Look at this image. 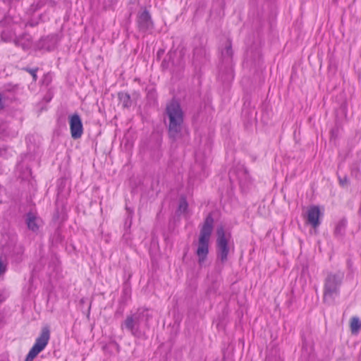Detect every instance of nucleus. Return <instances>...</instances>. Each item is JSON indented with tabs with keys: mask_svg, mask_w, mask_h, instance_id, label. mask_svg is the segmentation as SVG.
<instances>
[{
	"mask_svg": "<svg viewBox=\"0 0 361 361\" xmlns=\"http://www.w3.org/2000/svg\"><path fill=\"white\" fill-rule=\"evenodd\" d=\"M244 172H245V173H247V169H244Z\"/></svg>",
	"mask_w": 361,
	"mask_h": 361,
	"instance_id": "27",
	"label": "nucleus"
},
{
	"mask_svg": "<svg viewBox=\"0 0 361 361\" xmlns=\"http://www.w3.org/2000/svg\"><path fill=\"white\" fill-rule=\"evenodd\" d=\"M214 218L212 214H209L204 219V224L200 229L198 240V247L196 254L198 257L200 265L205 262L209 253V243L214 227Z\"/></svg>",
	"mask_w": 361,
	"mask_h": 361,
	"instance_id": "3",
	"label": "nucleus"
},
{
	"mask_svg": "<svg viewBox=\"0 0 361 361\" xmlns=\"http://www.w3.org/2000/svg\"><path fill=\"white\" fill-rule=\"evenodd\" d=\"M14 44L17 47H22L23 49H25L24 46L20 43V41L19 39H15Z\"/></svg>",
	"mask_w": 361,
	"mask_h": 361,
	"instance_id": "25",
	"label": "nucleus"
},
{
	"mask_svg": "<svg viewBox=\"0 0 361 361\" xmlns=\"http://www.w3.org/2000/svg\"><path fill=\"white\" fill-rule=\"evenodd\" d=\"M4 109V102L2 101L1 94L0 93V110H2Z\"/></svg>",
	"mask_w": 361,
	"mask_h": 361,
	"instance_id": "26",
	"label": "nucleus"
},
{
	"mask_svg": "<svg viewBox=\"0 0 361 361\" xmlns=\"http://www.w3.org/2000/svg\"><path fill=\"white\" fill-rule=\"evenodd\" d=\"M346 220L342 219L338 222L334 230V235L338 238H342L345 235Z\"/></svg>",
	"mask_w": 361,
	"mask_h": 361,
	"instance_id": "15",
	"label": "nucleus"
},
{
	"mask_svg": "<svg viewBox=\"0 0 361 361\" xmlns=\"http://www.w3.org/2000/svg\"><path fill=\"white\" fill-rule=\"evenodd\" d=\"M6 270V266L0 259V275L4 273Z\"/></svg>",
	"mask_w": 361,
	"mask_h": 361,
	"instance_id": "24",
	"label": "nucleus"
},
{
	"mask_svg": "<svg viewBox=\"0 0 361 361\" xmlns=\"http://www.w3.org/2000/svg\"><path fill=\"white\" fill-rule=\"evenodd\" d=\"M169 118V137L175 142L182 137L184 114L178 102L172 100L166 107Z\"/></svg>",
	"mask_w": 361,
	"mask_h": 361,
	"instance_id": "1",
	"label": "nucleus"
},
{
	"mask_svg": "<svg viewBox=\"0 0 361 361\" xmlns=\"http://www.w3.org/2000/svg\"><path fill=\"white\" fill-rule=\"evenodd\" d=\"M52 81V76L50 73H47L43 75L42 84L45 86H49Z\"/></svg>",
	"mask_w": 361,
	"mask_h": 361,
	"instance_id": "20",
	"label": "nucleus"
},
{
	"mask_svg": "<svg viewBox=\"0 0 361 361\" xmlns=\"http://www.w3.org/2000/svg\"><path fill=\"white\" fill-rule=\"evenodd\" d=\"M57 41L58 38L56 35H50L41 39L42 47L48 50L54 49Z\"/></svg>",
	"mask_w": 361,
	"mask_h": 361,
	"instance_id": "12",
	"label": "nucleus"
},
{
	"mask_svg": "<svg viewBox=\"0 0 361 361\" xmlns=\"http://www.w3.org/2000/svg\"><path fill=\"white\" fill-rule=\"evenodd\" d=\"M18 85H13L8 84V85H6L4 86V90L6 92H16V90H18Z\"/></svg>",
	"mask_w": 361,
	"mask_h": 361,
	"instance_id": "22",
	"label": "nucleus"
},
{
	"mask_svg": "<svg viewBox=\"0 0 361 361\" xmlns=\"http://www.w3.org/2000/svg\"><path fill=\"white\" fill-rule=\"evenodd\" d=\"M27 228L33 232H36L39 229V226L37 224V218L32 212H28L26 214L25 219Z\"/></svg>",
	"mask_w": 361,
	"mask_h": 361,
	"instance_id": "13",
	"label": "nucleus"
},
{
	"mask_svg": "<svg viewBox=\"0 0 361 361\" xmlns=\"http://www.w3.org/2000/svg\"><path fill=\"white\" fill-rule=\"evenodd\" d=\"M221 59L223 63H224L226 66L228 68V71L232 74V61H233V51L232 49V42L231 39H227L225 42L224 48L221 51Z\"/></svg>",
	"mask_w": 361,
	"mask_h": 361,
	"instance_id": "9",
	"label": "nucleus"
},
{
	"mask_svg": "<svg viewBox=\"0 0 361 361\" xmlns=\"http://www.w3.org/2000/svg\"><path fill=\"white\" fill-rule=\"evenodd\" d=\"M40 352L35 348H32L30 350L28 354L27 355L25 361H32L33 359Z\"/></svg>",
	"mask_w": 361,
	"mask_h": 361,
	"instance_id": "19",
	"label": "nucleus"
},
{
	"mask_svg": "<svg viewBox=\"0 0 361 361\" xmlns=\"http://www.w3.org/2000/svg\"><path fill=\"white\" fill-rule=\"evenodd\" d=\"M50 339V330L48 326H44L42 329L39 336L37 338L35 344L32 348L39 350L42 351L48 344Z\"/></svg>",
	"mask_w": 361,
	"mask_h": 361,
	"instance_id": "10",
	"label": "nucleus"
},
{
	"mask_svg": "<svg viewBox=\"0 0 361 361\" xmlns=\"http://www.w3.org/2000/svg\"><path fill=\"white\" fill-rule=\"evenodd\" d=\"M339 183L342 187H345L348 185L349 180L346 176H345L343 178H341L338 176Z\"/></svg>",
	"mask_w": 361,
	"mask_h": 361,
	"instance_id": "23",
	"label": "nucleus"
},
{
	"mask_svg": "<svg viewBox=\"0 0 361 361\" xmlns=\"http://www.w3.org/2000/svg\"><path fill=\"white\" fill-rule=\"evenodd\" d=\"M126 209L128 214V216H127L126 222H125V226H126L128 224V222L129 221L128 227H130L131 225V223H132L133 211V209H130L128 207H126Z\"/></svg>",
	"mask_w": 361,
	"mask_h": 361,
	"instance_id": "21",
	"label": "nucleus"
},
{
	"mask_svg": "<svg viewBox=\"0 0 361 361\" xmlns=\"http://www.w3.org/2000/svg\"><path fill=\"white\" fill-rule=\"evenodd\" d=\"M207 49L202 44L196 46L193 49L192 63L195 67L201 66L208 60Z\"/></svg>",
	"mask_w": 361,
	"mask_h": 361,
	"instance_id": "8",
	"label": "nucleus"
},
{
	"mask_svg": "<svg viewBox=\"0 0 361 361\" xmlns=\"http://www.w3.org/2000/svg\"><path fill=\"white\" fill-rule=\"evenodd\" d=\"M188 207V203L187 202L185 196L181 195L180 197V200H179L178 210L181 213H184L187 211Z\"/></svg>",
	"mask_w": 361,
	"mask_h": 361,
	"instance_id": "17",
	"label": "nucleus"
},
{
	"mask_svg": "<svg viewBox=\"0 0 361 361\" xmlns=\"http://www.w3.org/2000/svg\"><path fill=\"white\" fill-rule=\"evenodd\" d=\"M137 23L139 31L146 33L147 31L152 30L154 27L151 16L147 10H144L137 16Z\"/></svg>",
	"mask_w": 361,
	"mask_h": 361,
	"instance_id": "7",
	"label": "nucleus"
},
{
	"mask_svg": "<svg viewBox=\"0 0 361 361\" xmlns=\"http://www.w3.org/2000/svg\"><path fill=\"white\" fill-rule=\"evenodd\" d=\"M118 98L124 109H129L132 106L130 95L128 92H120L118 93Z\"/></svg>",
	"mask_w": 361,
	"mask_h": 361,
	"instance_id": "14",
	"label": "nucleus"
},
{
	"mask_svg": "<svg viewBox=\"0 0 361 361\" xmlns=\"http://www.w3.org/2000/svg\"><path fill=\"white\" fill-rule=\"evenodd\" d=\"M350 327L353 334H357L361 329V322L357 317H353L350 319Z\"/></svg>",
	"mask_w": 361,
	"mask_h": 361,
	"instance_id": "16",
	"label": "nucleus"
},
{
	"mask_svg": "<svg viewBox=\"0 0 361 361\" xmlns=\"http://www.w3.org/2000/svg\"><path fill=\"white\" fill-rule=\"evenodd\" d=\"M149 314L146 309H138V310L130 315L127 316L126 319L121 324V329H126L135 337H140L141 332L140 325L141 322L145 319L147 322L149 319Z\"/></svg>",
	"mask_w": 361,
	"mask_h": 361,
	"instance_id": "4",
	"label": "nucleus"
},
{
	"mask_svg": "<svg viewBox=\"0 0 361 361\" xmlns=\"http://www.w3.org/2000/svg\"><path fill=\"white\" fill-rule=\"evenodd\" d=\"M216 249L217 259L221 264L228 261L229 254L228 242L231 238L230 232L226 233L224 226L221 225L216 228Z\"/></svg>",
	"mask_w": 361,
	"mask_h": 361,
	"instance_id": "5",
	"label": "nucleus"
},
{
	"mask_svg": "<svg viewBox=\"0 0 361 361\" xmlns=\"http://www.w3.org/2000/svg\"><path fill=\"white\" fill-rule=\"evenodd\" d=\"M344 273L338 271L328 272L324 281L323 302L329 305L335 303L336 298L340 294V288L343 283Z\"/></svg>",
	"mask_w": 361,
	"mask_h": 361,
	"instance_id": "2",
	"label": "nucleus"
},
{
	"mask_svg": "<svg viewBox=\"0 0 361 361\" xmlns=\"http://www.w3.org/2000/svg\"><path fill=\"white\" fill-rule=\"evenodd\" d=\"M322 215L319 207L316 205L311 206L307 211V222L314 228H317L321 224L319 217Z\"/></svg>",
	"mask_w": 361,
	"mask_h": 361,
	"instance_id": "11",
	"label": "nucleus"
},
{
	"mask_svg": "<svg viewBox=\"0 0 361 361\" xmlns=\"http://www.w3.org/2000/svg\"><path fill=\"white\" fill-rule=\"evenodd\" d=\"M23 71L29 73L32 77V80L34 82H36L37 80V72L39 70V68L36 67L35 68H29V67H25L23 68Z\"/></svg>",
	"mask_w": 361,
	"mask_h": 361,
	"instance_id": "18",
	"label": "nucleus"
},
{
	"mask_svg": "<svg viewBox=\"0 0 361 361\" xmlns=\"http://www.w3.org/2000/svg\"><path fill=\"white\" fill-rule=\"evenodd\" d=\"M69 124L72 138L74 140L80 138L83 133V126L80 115L75 113L70 116Z\"/></svg>",
	"mask_w": 361,
	"mask_h": 361,
	"instance_id": "6",
	"label": "nucleus"
}]
</instances>
